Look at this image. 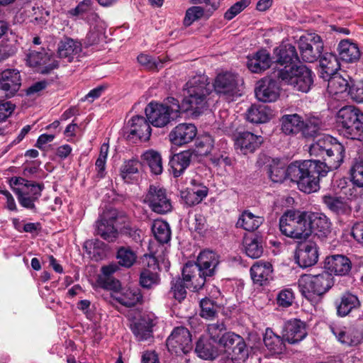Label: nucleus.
<instances>
[{"mask_svg":"<svg viewBox=\"0 0 363 363\" xmlns=\"http://www.w3.org/2000/svg\"><path fill=\"white\" fill-rule=\"evenodd\" d=\"M311 156L320 157L317 160H308L302 162V169L292 167L294 174L300 171L308 173L312 182H314L315 191L320 189V179L325 177L330 171L337 169L344 159L345 147L337 140L328 135H319L309 148Z\"/></svg>","mask_w":363,"mask_h":363,"instance_id":"nucleus-1","label":"nucleus"},{"mask_svg":"<svg viewBox=\"0 0 363 363\" xmlns=\"http://www.w3.org/2000/svg\"><path fill=\"white\" fill-rule=\"evenodd\" d=\"M220 263L219 255L211 250H204L198 256L196 262H188L182 269L183 279L172 281L170 294L181 302L186 298V288L199 291L203 288L206 280L215 275Z\"/></svg>","mask_w":363,"mask_h":363,"instance_id":"nucleus-2","label":"nucleus"},{"mask_svg":"<svg viewBox=\"0 0 363 363\" xmlns=\"http://www.w3.org/2000/svg\"><path fill=\"white\" fill-rule=\"evenodd\" d=\"M184 91V96L181 104L172 96L167 97L163 104L174 116L178 118L180 113L188 111L194 116H199L208 108L212 86L206 75L200 74L191 77L185 84Z\"/></svg>","mask_w":363,"mask_h":363,"instance_id":"nucleus-3","label":"nucleus"},{"mask_svg":"<svg viewBox=\"0 0 363 363\" xmlns=\"http://www.w3.org/2000/svg\"><path fill=\"white\" fill-rule=\"evenodd\" d=\"M292 167L302 169V162L296 161L291 163L286 168L285 163L279 159H272L268 164V176L273 182H283L286 178H289L292 182L296 183L300 191L311 194L315 192L314 182H312L308 173L300 171L298 174H294Z\"/></svg>","mask_w":363,"mask_h":363,"instance_id":"nucleus-4","label":"nucleus"},{"mask_svg":"<svg viewBox=\"0 0 363 363\" xmlns=\"http://www.w3.org/2000/svg\"><path fill=\"white\" fill-rule=\"evenodd\" d=\"M340 133L347 138L363 141V113L353 106H345L337 114Z\"/></svg>","mask_w":363,"mask_h":363,"instance_id":"nucleus-5","label":"nucleus"},{"mask_svg":"<svg viewBox=\"0 0 363 363\" xmlns=\"http://www.w3.org/2000/svg\"><path fill=\"white\" fill-rule=\"evenodd\" d=\"M274 77L298 91L308 92L313 84V74L305 65L284 66L275 69Z\"/></svg>","mask_w":363,"mask_h":363,"instance_id":"nucleus-6","label":"nucleus"},{"mask_svg":"<svg viewBox=\"0 0 363 363\" xmlns=\"http://www.w3.org/2000/svg\"><path fill=\"white\" fill-rule=\"evenodd\" d=\"M281 233L296 240H306L310 236L308 212L288 211L279 219Z\"/></svg>","mask_w":363,"mask_h":363,"instance_id":"nucleus-7","label":"nucleus"},{"mask_svg":"<svg viewBox=\"0 0 363 363\" xmlns=\"http://www.w3.org/2000/svg\"><path fill=\"white\" fill-rule=\"evenodd\" d=\"M333 284V277L326 271L315 275L303 274L298 279L300 292L309 301L325 294Z\"/></svg>","mask_w":363,"mask_h":363,"instance_id":"nucleus-8","label":"nucleus"},{"mask_svg":"<svg viewBox=\"0 0 363 363\" xmlns=\"http://www.w3.org/2000/svg\"><path fill=\"white\" fill-rule=\"evenodd\" d=\"M300 61L315 62L323 51L324 43L320 35L311 33L303 35L297 41Z\"/></svg>","mask_w":363,"mask_h":363,"instance_id":"nucleus-9","label":"nucleus"},{"mask_svg":"<svg viewBox=\"0 0 363 363\" xmlns=\"http://www.w3.org/2000/svg\"><path fill=\"white\" fill-rule=\"evenodd\" d=\"M144 203L155 213L166 214L172 211L171 199L162 186L150 185L144 197Z\"/></svg>","mask_w":363,"mask_h":363,"instance_id":"nucleus-10","label":"nucleus"},{"mask_svg":"<svg viewBox=\"0 0 363 363\" xmlns=\"http://www.w3.org/2000/svg\"><path fill=\"white\" fill-rule=\"evenodd\" d=\"M168 350L177 355L187 354L193 348L191 335L185 327L175 328L166 341Z\"/></svg>","mask_w":363,"mask_h":363,"instance_id":"nucleus-11","label":"nucleus"},{"mask_svg":"<svg viewBox=\"0 0 363 363\" xmlns=\"http://www.w3.org/2000/svg\"><path fill=\"white\" fill-rule=\"evenodd\" d=\"M208 82L212 89L214 87L215 91L218 94L235 96L240 95V85L242 84V79L235 73L225 72L216 77L213 84Z\"/></svg>","mask_w":363,"mask_h":363,"instance_id":"nucleus-12","label":"nucleus"},{"mask_svg":"<svg viewBox=\"0 0 363 363\" xmlns=\"http://www.w3.org/2000/svg\"><path fill=\"white\" fill-rule=\"evenodd\" d=\"M148 121L155 127L163 128L177 118L162 104L150 102L145 109Z\"/></svg>","mask_w":363,"mask_h":363,"instance_id":"nucleus-13","label":"nucleus"},{"mask_svg":"<svg viewBox=\"0 0 363 363\" xmlns=\"http://www.w3.org/2000/svg\"><path fill=\"white\" fill-rule=\"evenodd\" d=\"M43 189V184L29 181L23 189H15V194L22 207L35 211V202L38 201Z\"/></svg>","mask_w":363,"mask_h":363,"instance_id":"nucleus-14","label":"nucleus"},{"mask_svg":"<svg viewBox=\"0 0 363 363\" xmlns=\"http://www.w3.org/2000/svg\"><path fill=\"white\" fill-rule=\"evenodd\" d=\"M318 257V245L312 241L300 242L296 247L294 256L296 263L303 268L315 264Z\"/></svg>","mask_w":363,"mask_h":363,"instance_id":"nucleus-15","label":"nucleus"},{"mask_svg":"<svg viewBox=\"0 0 363 363\" xmlns=\"http://www.w3.org/2000/svg\"><path fill=\"white\" fill-rule=\"evenodd\" d=\"M276 79L273 72L272 77L265 78L259 82L255 88V96L259 101L272 102L277 100L279 96V85Z\"/></svg>","mask_w":363,"mask_h":363,"instance_id":"nucleus-16","label":"nucleus"},{"mask_svg":"<svg viewBox=\"0 0 363 363\" xmlns=\"http://www.w3.org/2000/svg\"><path fill=\"white\" fill-rule=\"evenodd\" d=\"M196 160V153L191 149L174 155L169 160L170 172L174 177L182 176L191 163Z\"/></svg>","mask_w":363,"mask_h":363,"instance_id":"nucleus-17","label":"nucleus"},{"mask_svg":"<svg viewBox=\"0 0 363 363\" xmlns=\"http://www.w3.org/2000/svg\"><path fill=\"white\" fill-rule=\"evenodd\" d=\"M307 335L306 323L298 319L287 321L283 328L282 336L289 344H296L303 340Z\"/></svg>","mask_w":363,"mask_h":363,"instance_id":"nucleus-18","label":"nucleus"},{"mask_svg":"<svg viewBox=\"0 0 363 363\" xmlns=\"http://www.w3.org/2000/svg\"><path fill=\"white\" fill-rule=\"evenodd\" d=\"M197 134V128L192 123H180L169 133L170 141L175 145L182 146L191 142Z\"/></svg>","mask_w":363,"mask_h":363,"instance_id":"nucleus-19","label":"nucleus"},{"mask_svg":"<svg viewBox=\"0 0 363 363\" xmlns=\"http://www.w3.org/2000/svg\"><path fill=\"white\" fill-rule=\"evenodd\" d=\"M155 325L154 315L143 314L131 324L130 329L138 341H144L152 336Z\"/></svg>","mask_w":363,"mask_h":363,"instance_id":"nucleus-20","label":"nucleus"},{"mask_svg":"<svg viewBox=\"0 0 363 363\" xmlns=\"http://www.w3.org/2000/svg\"><path fill=\"white\" fill-rule=\"evenodd\" d=\"M310 235L314 233L320 239L326 238L331 233V223L328 218L319 213H308Z\"/></svg>","mask_w":363,"mask_h":363,"instance_id":"nucleus-21","label":"nucleus"},{"mask_svg":"<svg viewBox=\"0 0 363 363\" xmlns=\"http://www.w3.org/2000/svg\"><path fill=\"white\" fill-rule=\"evenodd\" d=\"M324 267L326 272L337 276H345L352 268V262L349 258L342 255H334L326 257Z\"/></svg>","mask_w":363,"mask_h":363,"instance_id":"nucleus-22","label":"nucleus"},{"mask_svg":"<svg viewBox=\"0 0 363 363\" xmlns=\"http://www.w3.org/2000/svg\"><path fill=\"white\" fill-rule=\"evenodd\" d=\"M150 122L143 116H133L128 122L130 138H138L140 141H147L151 135Z\"/></svg>","mask_w":363,"mask_h":363,"instance_id":"nucleus-23","label":"nucleus"},{"mask_svg":"<svg viewBox=\"0 0 363 363\" xmlns=\"http://www.w3.org/2000/svg\"><path fill=\"white\" fill-rule=\"evenodd\" d=\"M262 143V138L250 132L238 134L235 140V147L241 154L247 155L253 152Z\"/></svg>","mask_w":363,"mask_h":363,"instance_id":"nucleus-24","label":"nucleus"},{"mask_svg":"<svg viewBox=\"0 0 363 363\" xmlns=\"http://www.w3.org/2000/svg\"><path fill=\"white\" fill-rule=\"evenodd\" d=\"M275 63L280 66L289 65L296 62H299V55L297 53L296 47L291 44H281L274 50Z\"/></svg>","mask_w":363,"mask_h":363,"instance_id":"nucleus-25","label":"nucleus"},{"mask_svg":"<svg viewBox=\"0 0 363 363\" xmlns=\"http://www.w3.org/2000/svg\"><path fill=\"white\" fill-rule=\"evenodd\" d=\"M273 267L269 262H256L250 268V276L254 282L264 286L272 278Z\"/></svg>","mask_w":363,"mask_h":363,"instance_id":"nucleus-26","label":"nucleus"},{"mask_svg":"<svg viewBox=\"0 0 363 363\" xmlns=\"http://www.w3.org/2000/svg\"><path fill=\"white\" fill-rule=\"evenodd\" d=\"M272 63L270 54L266 50L257 51L253 56L247 57V68L254 73H261L267 69Z\"/></svg>","mask_w":363,"mask_h":363,"instance_id":"nucleus-27","label":"nucleus"},{"mask_svg":"<svg viewBox=\"0 0 363 363\" xmlns=\"http://www.w3.org/2000/svg\"><path fill=\"white\" fill-rule=\"evenodd\" d=\"M340 58L347 63L357 62L361 55L357 44L349 39L342 40L337 48Z\"/></svg>","mask_w":363,"mask_h":363,"instance_id":"nucleus-28","label":"nucleus"},{"mask_svg":"<svg viewBox=\"0 0 363 363\" xmlns=\"http://www.w3.org/2000/svg\"><path fill=\"white\" fill-rule=\"evenodd\" d=\"M320 58V76L323 79L335 75L340 68L337 56L331 52H325Z\"/></svg>","mask_w":363,"mask_h":363,"instance_id":"nucleus-29","label":"nucleus"},{"mask_svg":"<svg viewBox=\"0 0 363 363\" xmlns=\"http://www.w3.org/2000/svg\"><path fill=\"white\" fill-rule=\"evenodd\" d=\"M0 83L1 87L9 91L13 95L21 86V75L15 69H7L0 72Z\"/></svg>","mask_w":363,"mask_h":363,"instance_id":"nucleus-30","label":"nucleus"},{"mask_svg":"<svg viewBox=\"0 0 363 363\" xmlns=\"http://www.w3.org/2000/svg\"><path fill=\"white\" fill-rule=\"evenodd\" d=\"M331 330L337 340L345 345H357L362 340V333L355 328L345 330L338 328H331Z\"/></svg>","mask_w":363,"mask_h":363,"instance_id":"nucleus-31","label":"nucleus"},{"mask_svg":"<svg viewBox=\"0 0 363 363\" xmlns=\"http://www.w3.org/2000/svg\"><path fill=\"white\" fill-rule=\"evenodd\" d=\"M264 346L271 354H282L285 351V340L282 337L275 334L273 330L267 328L263 337Z\"/></svg>","mask_w":363,"mask_h":363,"instance_id":"nucleus-32","label":"nucleus"},{"mask_svg":"<svg viewBox=\"0 0 363 363\" xmlns=\"http://www.w3.org/2000/svg\"><path fill=\"white\" fill-rule=\"evenodd\" d=\"M114 219L101 218L96 222V233L98 235L108 242H114L118 231L114 226Z\"/></svg>","mask_w":363,"mask_h":363,"instance_id":"nucleus-33","label":"nucleus"},{"mask_svg":"<svg viewBox=\"0 0 363 363\" xmlns=\"http://www.w3.org/2000/svg\"><path fill=\"white\" fill-rule=\"evenodd\" d=\"M281 130L286 135H295L301 132L304 121L297 113L286 114L281 118Z\"/></svg>","mask_w":363,"mask_h":363,"instance_id":"nucleus-34","label":"nucleus"},{"mask_svg":"<svg viewBox=\"0 0 363 363\" xmlns=\"http://www.w3.org/2000/svg\"><path fill=\"white\" fill-rule=\"evenodd\" d=\"M82 50V45L79 42L69 38L62 40L58 44L57 53L60 58H67L68 62H72L74 56Z\"/></svg>","mask_w":363,"mask_h":363,"instance_id":"nucleus-35","label":"nucleus"},{"mask_svg":"<svg viewBox=\"0 0 363 363\" xmlns=\"http://www.w3.org/2000/svg\"><path fill=\"white\" fill-rule=\"evenodd\" d=\"M246 255L252 259L259 258L264 252V241L262 236L247 237L243 241Z\"/></svg>","mask_w":363,"mask_h":363,"instance_id":"nucleus-36","label":"nucleus"},{"mask_svg":"<svg viewBox=\"0 0 363 363\" xmlns=\"http://www.w3.org/2000/svg\"><path fill=\"white\" fill-rule=\"evenodd\" d=\"M271 116V110L264 104H252L247 111L246 119L252 123L267 122Z\"/></svg>","mask_w":363,"mask_h":363,"instance_id":"nucleus-37","label":"nucleus"},{"mask_svg":"<svg viewBox=\"0 0 363 363\" xmlns=\"http://www.w3.org/2000/svg\"><path fill=\"white\" fill-rule=\"evenodd\" d=\"M264 221L262 216L253 214L249 211H244L240 216L236 226L242 228L247 231H254L257 230Z\"/></svg>","mask_w":363,"mask_h":363,"instance_id":"nucleus-38","label":"nucleus"},{"mask_svg":"<svg viewBox=\"0 0 363 363\" xmlns=\"http://www.w3.org/2000/svg\"><path fill=\"white\" fill-rule=\"evenodd\" d=\"M324 79L328 81L327 91L332 96H336L338 94H342L349 91L350 83L346 79L338 74Z\"/></svg>","mask_w":363,"mask_h":363,"instance_id":"nucleus-39","label":"nucleus"},{"mask_svg":"<svg viewBox=\"0 0 363 363\" xmlns=\"http://www.w3.org/2000/svg\"><path fill=\"white\" fill-rule=\"evenodd\" d=\"M114 299L121 305L130 308L140 303L143 299V296L139 289L129 288L115 296Z\"/></svg>","mask_w":363,"mask_h":363,"instance_id":"nucleus-40","label":"nucleus"},{"mask_svg":"<svg viewBox=\"0 0 363 363\" xmlns=\"http://www.w3.org/2000/svg\"><path fill=\"white\" fill-rule=\"evenodd\" d=\"M360 302L357 296L347 293L342 295L340 302L337 305V314L343 317L348 315L352 310L359 308Z\"/></svg>","mask_w":363,"mask_h":363,"instance_id":"nucleus-41","label":"nucleus"},{"mask_svg":"<svg viewBox=\"0 0 363 363\" xmlns=\"http://www.w3.org/2000/svg\"><path fill=\"white\" fill-rule=\"evenodd\" d=\"M323 201L332 212L336 214H347L350 212V208L344 198L325 195L323 196Z\"/></svg>","mask_w":363,"mask_h":363,"instance_id":"nucleus-42","label":"nucleus"},{"mask_svg":"<svg viewBox=\"0 0 363 363\" xmlns=\"http://www.w3.org/2000/svg\"><path fill=\"white\" fill-rule=\"evenodd\" d=\"M152 231L159 242L167 243L170 240L171 230L167 222L155 220L152 225Z\"/></svg>","mask_w":363,"mask_h":363,"instance_id":"nucleus-43","label":"nucleus"},{"mask_svg":"<svg viewBox=\"0 0 363 363\" xmlns=\"http://www.w3.org/2000/svg\"><path fill=\"white\" fill-rule=\"evenodd\" d=\"M195 352L197 355L203 359H213L217 356V350L206 338H200L196 345Z\"/></svg>","mask_w":363,"mask_h":363,"instance_id":"nucleus-44","label":"nucleus"},{"mask_svg":"<svg viewBox=\"0 0 363 363\" xmlns=\"http://www.w3.org/2000/svg\"><path fill=\"white\" fill-rule=\"evenodd\" d=\"M142 157L149 166L152 174L158 175L162 172V161L159 152L150 150L144 152Z\"/></svg>","mask_w":363,"mask_h":363,"instance_id":"nucleus-45","label":"nucleus"},{"mask_svg":"<svg viewBox=\"0 0 363 363\" xmlns=\"http://www.w3.org/2000/svg\"><path fill=\"white\" fill-rule=\"evenodd\" d=\"M228 357L234 363H243L248 358L249 351L242 337L227 352Z\"/></svg>","mask_w":363,"mask_h":363,"instance_id":"nucleus-46","label":"nucleus"},{"mask_svg":"<svg viewBox=\"0 0 363 363\" xmlns=\"http://www.w3.org/2000/svg\"><path fill=\"white\" fill-rule=\"evenodd\" d=\"M116 257L121 266L130 268L135 262L137 255L130 247L122 246L118 249Z\"/></svg>","mask_w":363,"mask_h":363,"instance_id":"nucleus-47","label":"nucleus"},{"mask_svg":"<svg viewBox=\"0 0 363 363\" xmlns=\"http://www.w3.org/2000/svg\"><path fill=\"white\" fill-rule=\"evenodd\" d=\"M26 57L27 64L33 67L45 65L50 60L49 55L43 48L40 51L30 50Z\"/></svg>","mask_w":363,"mask_h":363,"instance_id":"nucleus-48","label":"nucleus"},{"mask_svg":"<svg viewBox=\"0 0 363 363\" xmlns=\"http://www.w3.org/2000/svg\"><path fill=\"white\" fill-rule=\"evenodd\" d=\"M139 162L137 160H128L123 162L120 169V174L125 182L130 183L133 176L138 172Z\"/></svg>","mask_w":363,"mask_h":363,"instance_id":"nucleus-49","label":"nucleus"},{"mask_svg":"<svg viewBox=\"0 0 363 363\" xmlns=\"http://www.w3.org/2000/svg\"><path fill=\"white\" fill-rule=\"evenodd\" d=\"M208 7L203 8L201 6H191L189 8L185 13V16L184 18V25L186 27L190 26L194 21L201 18L205 15L207 17L209 13L207 12V9Z\"/></svg>","mask_w":363,"mask_h":363,"instance_id":"nucleus-50","label":"nucleus"},{"mask_svg":"<svg viewBox=\"0 0 363 363\" xmlns=\"http://www.w3.org/2000/svg\"><path fill=\"white\" fill-rule=\"evenodd\" d=\"M200 315L206 319L215 318L219 309L218 305L208 298H204L200 301Z\"/></svg>","mask_w":363,"mask_h":363,"instance_id":"nucleus-51","label":"nucleus"},{"mask_svg":"<svg viewBox=\"0 0 363 363\" xmlns=\"http://www.w3.org/2000/svg\"><path fill=\"white\" fill-rule=\"evenodd\" d=\"M140 285L144 289H151L160 282L159 274L150 269H143L140 274Z\"/></svg>","mask_w":363,"mask_h":363,"instance_id":"nucleus-52","label":"nucleus"},{"mask_svg":"<svg viewBox=\"0 0 363 363\" xmlns=\"http://www.w3.org/2000/svg\"><path fill=\"white\" fill-rule=\"evenodd\" d=\"M94 1L92 0H83L80 1L77 6L69 11V13L72 16H79L84 18L85 15L94 14Z\"/></svg>","mask_w":363,"mask_h":363,"instance_id":"nucleus-53","label":"nucleus"},{"mask_svg":"<svg viewBox=\"0 0 363 363\" xmlns=\"http://www.w3.org/2000/svg\"><path fill=\"white\" fill-rule=\"evenodd\" d=\"M350 172L353 184L363 187V158H359L354 162Z\"/></svg>","mask_w":363,"mask_h":363,"instance_id":"nucleus-54","label":"nucleus"},{"mask_svg":"<svg viewBox=\"0 0 363 363\" xmlns=\"http://www.w3.org/2000/svg\"><path fill=\"white\" fill-rule=\"evenodd\" d=\"M213 140L210 135L203 136L196 145V148L192 150L196 153V158L198 155H208L213 147Z\"/></svg>","mask_w":363,"mask_h":363,"instance_id":"nucleus-55","label":"nucleus"},{"mask_svg":"<svg viewBox=\"0 0 363 363\" xmlns=\"http://www.w3.org/2000/svg\"><path fill=\"white\" fill-rule=\"evenodd\" d=\"M320 121L318 118L309 120L307 123L304 122V126L301 130L306 138H319L318 132L320 129Z\"/></svg>","mask_w":363,"mask_h":363,"instance_id":"nucleus-56","label":"nucleus"},{"mask_svg":"<svg viewBox=\"0 0 363 363\" xmlns=\"http://www.w3.org/2000/svg\"><path fill=\"white\" fill-rule=\"evenodd\" d=\"M208 332L211 339L217 343L219 339L222 338L223 335L228 332V330L223 322H217L208 325Z\"/></svg>","mask_w":363,"mask_h":363,"instance_id":"nucleus-57","label":"nucleus"},{"mask_svg":"<svg viewBox=\"0 0 363 363\" xmlns=\"http://www.w3.org/2000/svg\"><path fill=\"white\" fill-rule=\"evenodd\" d=\"M242 337L230 331H228L225 335H223L222 338L219 339L217 344L223 347L225 352H228L237 342H240Z\"/></svg>","mask_w":363,"mask_h":363,"instance_id":"nucleus-58","label":"nucleus"},{"mask_svg":"<svg viewBox=\"0 0 363 363\" xmlns=\"http://www.w3.org/2000/svg\"><path fill=\"white\" fill-rule=\"evenodd\" d=\"M138 62L147 69H158L162 67V62L160 60L153 58L147 54H140L138 57Z\"/></svg>","mask_w":363,"mask_h":363,"instance_id":"nucleus-59","label":"nucleus"},{"mask_svg":"<svg viewBox=\"0 0 363 363\" xmlns=\"http://www.w3.org/2000/svg\"><path fill=\"white\" fill-rule=\"evenodd\" d=\"M251 0H240L233 4L227 10L224 14V18L227 20H232L235 16L247 7Z\"/></svg>","mask_w":363,"mask_h":363,"instance_id":"nucleus-60","label":"nucleus"},{"mask_svg":"<svg viewBox=\"0 0 363 363\" xmlns=\"http://www.w3.org/2000/svg\"><path fill=\"white\" fill-rule=\"evenodd\" d=\"M294 299V292L291 289H285L279 292L277 303L279 306L287 308L291 306Z\"/></svg>","mask_w":363,"mask_h":363,"instance_id":"nucleus-61","label":"nucleus"},{"mask_svg":"<svg viewBox=\"0 0 363 363\" xmlns=\"http://www.w3.org/2000/svg\"><path fill=\"white\" fill-rule=\"evenodd\" d=\"M347 94L353 101L357 103H363V82L350 85Z\"/></svg>","mask_w":363,"mask_h":363,"instance_id":"nucleus-62","label":"nucleus"},{"mask_svg":"<svg viewBox=\"0 0 363 363\" xmlns=\"http://www.w3.org/2000/svg\"><path fill=\"white\" fill-rule=\"evenodd\" d=\"M191 230L203 235L207 230L206 220L201 214H196L190 226Z\"/></svg>","mask_w":363,"mask_h":363,"instance_id":"nucleus-63","label":"nucleus"},{"mask_svg":"<svg viewBox=\"0 0 363 363\" xmlns=\"http://www.w3.org/2000/svg\"><path fill=\"white\" fill-rule=\"evenodd\" d=\"M352 235L357 242L363 245V221L354 224L352 228Z\"/></svg>","mask_w":363,"mask_h":363,"instance_id":"nucleus-64","label":"nucleus"}]
</instances>
